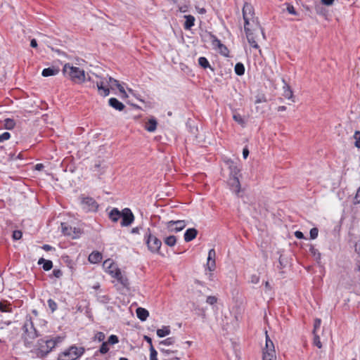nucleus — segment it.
Returning a JSON list of instances; mask_svg holds the SVG:
<instances>
[{"label":"nucleus","instance_id":"f257e3e1","mask_svg":"<svg viewBox=\"0 0 360 360\" xmlns=\"http://www.w3.org/2000/svg\"><path fill=\"white\" fill-rule=\"evenodd\" d=\"M64 338L57 335L55 337L46 336L39 339L32 349L37 357L43 359L46 357L58 344H60Z\"/></svg>","mask_w":360,"mask_h":360},{"label":"nucleus","instance_id":"f03ea898","mask_svg":"<svg viewBox=\"0 0 360 360\" xmlns=\"http://www.w3.org/2000/svg\"><path fill=\"white\" fill-rule=\"evenodd\" d=\"M64 75L75 84H82L86 80L85 72L79 68L66 63L63 69Z\"/></svg>","mask_w":360,"mask_h":360},{"label":"nucleus","instance_id":"7ed1b4c3","mask_svg":"<svg viewBox=\"0 0 360 360\" xmlns=\"http://www.w3.org/2000/svg\"><path fill=\"white\" fill-rule=\"evenodd\" d=\"M22 330L24 332L23 335L25 345H27V343L32 342V340L40 336V334L34 327L32 319L30 315L26 316L22 326Z\"/></svg>","mask_w":360,"mask_h":360},{"label":"nucleus","instance_id":"20e7f679","mask_svg":"<svg viewBox=\"0 0 360 360\" xmlns=\"http://www.w3.org/2000/svg\"><path fill=\"white\" fill-rule=\"evenodd\" d=\"M144 241L150 252L152 253H160L162 241L155 234L151 232L149 228L145 232Z\"/></svg>","mask_w":360,"mask_h":360},{"label":"nucleus","instance_id":"39448f33","mask_svg":"<svg viewBox=\"0 0 360 360\" xmlns=\"http://www.w3.org/2000/svg\"><path fill=\"white\" fill-rule=\"evenodd\" d=\"M84 347L72 345L58 354L57 360H77L84 354Z\"/></svg>","mask_w":360,"mask_h":360},{"label":"nucleus","instance_id":"423d86ee","mask_svg":"<svg viewBox=\"0 0 360 360\" xmlns=\"http://www.w3.org/2000/svg\"><path fill=\"white\" fill-rule=\"evenodd\" d=\"M118 80L111 77H109L108 79L103 78V80L100 82H96V87L98 89L99 95L104 97L108 96L110 94V89L108 87V85L112 84L116 86L117 84H118Z\"/></svg>","mask_w":360,"mask_h":360},{"label":"nucleus","instance_id":"0eeeda50","mask_svg":"<svg viewBox=\"0 0 360 360\" xmlns=\"http://www.w3.org/2000/svg\"><path fill=\"white\" fill-rule=\"evenodd\" d=\"M82 208L86 212H96L98 207L97 202L91 197L81 195L79 196Z\"/></svg>","mask_w":360,"mask_h":360},{"label":"nucleus","instance_id":"6e6552de","mask_svg":"<svg viewBox=\"0 0 360 360\" xmlns=\"http://www.w3.org/2000/svg\"><path fill=\"white\" fill-rule=\"evenodd\" d=\"M243 18L244 20V26L248 27L250 22H255V9L251 4L245 2L243 7Z\"/></svg>","mask_w":360,"mask_h":360},{"label":"nucleus","instance_id":"1a4fd4ad","mask_svg":"<svg viewBox=\"0 0 360 360\" xmlns=\"http://www.w3.org/2000/svg\"><path fill=\"white\" fill-rule=\"evenodd\" d=\"M207 37L211 41L212 45L214 47H217L219 49V52L221 55L224 56H229V51L228 48L224 44H223L214 34H213L210 32H206L205 37Z\"/></svg>","mask_w":360,"mask_h":360},{"label":"nucleus","instance_id":"9d476101","mask_svg":"<svg viewBox=\"0 0 360 360\" xmlns=\"http://www.w3.org/2000/svg\"><path fill=\"white\" fill-rule=\"evenodd\" d=\"M121 226H129L134 221V215L129 208H124L122 210L121 213Z\"/></svg>","mask_w":360,"mask_h":360},{"label":"nucleus","instance_id":"9b49d317","mask_svg":"<svg viewBox=\"0 0 360 360\" xmlns=\"http://www.w3.org/2000/svg\"><path fill=\"white\" fill-rule=\"evenodd\" d=\"M186 226L185 220L169 221L166 223V227L169 232H179Z\"/></svg>","mask_w":360,"mask_h":360},{"label":"nucleus","instance_id":"f8f14e48","mask_svg":"<svg viewBox=\"0 0 360 360\" xmlns=\"http://www.w3.org/2000/svg\"><path fill=\"white\" fill-rule=\"evenodd\" d=\"M110 274L112 277L115 278L124 288H128L129 282L128 278L124 276L120 269H116L115 271L110 270Z\"/></svg>","mask_w":360,"mask_h":360},{"label":"nucleus","instance_id":"ddd939ff","mask_svg":"<svg viewBox=\"0 0 360 360\" xmlns=\"http://www.w3.org/2000/svg\"><path fill=\"white\" fill-rule=\"evenodd\" d=\"M62 232L64 235L75 238L79 236V230L75 227L72 228L67 223H61Z\"/></svg>","mask_w":360,"mask_h":360},{"label":"nucleus","instance_id":"4468645a","mask_svg":"<svg viewBox=\"0 0 360 360\" xmlns=\"http://www.w3.org/2000/svg\"><path fill=\"white\" fill-rule=\"evenodd\" d=\"M230 172V177H239L240 176V168L233 160L226 161Z\"/></svg>","mask_w":360,"mask_h":360},{"label":"nucleus","instance_id":"2eb2a0df","mask_svg":"<svg viewBox=\"0 0 360 360\" xmlns=\"http://www.w3.org/2000/svg\"><path fill=\"white\" fill-rule=\"evenodd\" d=\"M228 184L230 189L236 195H238L240 191V183L239 181V177H229Z\"/></svg>","mask_w":360,"mask_h":360},{"label":"nucleus","instance_id":"dca6fc26","mask_svg":"<svg viewBox=\"0 0 360 360\" xmlns=\"http://www.w3.org/2000/svg\"><path fill=\"white\" fill-rule=\"evenodd\" d=\"M215 257H216L215 250L214 249L210 250L209 252H208L207 266V269L210 271H214L215 269V266H216Z\"/></svg>","mask_w":360,"mask_h":360},{"label":"nucleus","instance_id":"f3484780","mask_svg":"<svg viewBox=\"0 0 360 360\" xmlns=\"http://www.w3.org/2000/svg\"><path fill=\"white\" fill-rule=\"evenodd\" d=\"M244 30H245V32L246 34L247 39H248L250 45L255 49H258L259 45L257 43V41L255 39L254 34L252 32L251 30L248 27H246V26H244Z\"/></svg>","mask_w":360,"mask_h":360},{"label":"nucleus","instance_id":"a211bd4d","mask_svg":"<svg viewBox=\"0 0 360 360\" xmlns=\"http://www.w3.org/2000/svg\"><path fill=\"white\" fill-rule=\"evenodd\" d=\"M282 82L283 83V96L287 98V99H290V100H292V101H294L293 100V92H292V90L291 89L290 86H289L288 84H287L285 79L284 78L282 79Z\"/></svg>","mask_w":360,"mask_h":360},{"label":"nucleus","instance_id":"6ab92c4d","mask_svg":"<svg viewBox=\"0 0 360 360\" xmlns=\"http://www.w3.org/2000/svg\"><path fill=\"white\" fill-rule=\"evenodd\" d=\"M198 235V231L195 228L188 229L184 233V238L186 242H190L195 239Z\"/></svg>","mask_w":360,"mask_h":360},{"label":"nucleus","instance_id":"aec40b11","mask_svg":"<svg viewBox=\"0 0 360 360\" xmlns=\"http://www.w3.org/2000/svg\"><path fill=\"white\" fill-rule=\"evenodd\" d=\"M108 103L110 106L119 111L123 110L125 108V105L115 98H110Z\"/></svg>","mask_w":360,"mask_h":360},{"label":"nucleus","instance_id":"412c9836","mask_svg":"<svg viewBox=\"0 0 360 360\" xmlns=\"http://www.w3.org/2000/svg\"><path fill=\"white\" fill-rule=\"evenodd\" d=\"M60 71V69L58 67L51 66L47 68H44L42 70L41 75L43 77H49L56 75Z\"/></svg>","mask_w":360,"mask_h":360},{"label":"nucleus","instance_id":"4be33fe9","mask_svg":"<svg viewBox=\"0 0 360 360\" xmlns=\"http://www.w3.org/2000/svg\"><path fill=\"white\" fill-rule=\"evenodd\" d=\"M122 211H120L117 208L114 207L108 214L109 219L114 223L117 222L121 218Z\"/></svg>","mask_w":360,"mask_h":360},{"label":"nucleus","instance_id":"5701e85b","mask_svg":"<svg viewBox=\"0 0 360 360\" xmlns=\"http://www.w3.org/2000/svg\"><path fill=\"white\" fill-rule=\"evenodd\" d=\"M184 18L186 19L184 23V28L186 30H189L191 29L193 26H194L195 23V18L194 16L191 15H186L184 16Z\"/></svg>","mask_w":360,"mask_h":360},{"label":"nucleus","instance_id":"b1692460","mask_svg":"<svg viewBox=\"0 0 360 360\" xmlns=\"http://www.w3.org/2000/svg\"><path fill=\"white\" fill-rule=\"evenodd\" d=\"M102 259H103V257H102L101 253H100L99 252H97V251L91 252L89 255V258H88L89 262H91L92 264L98 263V262H101Z\"/></svg>","mask_w":360,"mask_h":360},{"label":"nucleus","instance_id":"393cba45","mask_svg":"<svg viewBox=\"0 0 360 360\" xmlns=\"http://www.w3.org/2000/svg\"><path fill=\"white\" fill-rule=\"evenodd\" d=\"M157 124L158 122L155 118L152 117L146 122L145 129L149 132H153L157 128Z\"/></svg>","mask_w":360,"mask_h":360},{"label":"nucleus","instance_id":"a878e982","mask_svg":"<svg viewBox=\"0 0 360 360\" xmlns=\"http://www.w3.org/2000/svg\"><path fill=\"white\" fill-rule=\"evenodd\" d=\"M137 317L142 321H146L149 316L148 311L142 307H139L136 309Z\"/></svg>","mask_w":360,"mask_h":360},{"label":"nucleus","instance_id":"bb28decb","mask_svg":"<svg viewBox=\"0 0 360 360\" xmlns=\"http://www.w3.org/2000/svg\"><path fill=\"white\" fill-rule=\"evenodd\" d=\"M233 120L237 122L239 125H240L242 127H245L246 125V120L238 112H234L233 115Z\"/></svg>","mask_w":360,"mask_h":360},{"label":"nucleus","instance_id":"cd10ccee","mask_svg":"<svg viewBox=\"0 0 360 360\" xmlns=\"http://www.w3.org/2000/svg\"><path fill=\"white\" fill-rule=\"evenodd\" d=\"M38 264H43V269L44 271H49L53 267V262L51 260L40 258L38 261Z\"/></svg>","mask_w":360,"mask_h":360},{"label":"nucleus","instance_id":"c85d7f7f","mask_svg":"<svg viewBox=\"0 0 360 360\" xmlns=\"http://www.w3.org/2000/svg\"><path fill=\"white\" fill-rule=\"evenodd\" d=\"M0 311L1 312H11V304L7 300H2L0 302Z\"/></svg>","mask_w":360,"mask_h":360},{"label":"nucleus","instance_id":"c756f323","mask_svg":"<svg viewBox=\"0 0 360 360\" xmlns=\"http://www.w3.org/2000/svg\"><path fill=\"white\" fill-rule=\"evenodd\" d=\"M263 352H269L276 353L274 345L273 342L270 340L268 335L266 333V346L264 349Z\"/></svg>","mask_w":360,"mask_h":360},{"label":"nucleus","instance_id":"7c9ffc66","mask_svg":"<svg viewBox=\"0 0 360 360\" xmlns=\"http://www.w3.org/2000/svg\"><path fill=\"white\" fill-rule=\"evenodd\" d=\"M171 333L169 326H162V328L157 330V335L159 338H163L168 335H169Z\"/></svg>","mask_w":360,"mask_h":360},{"label":"nucleus","instance_id":"2f4dec72","mask_svg":"<svg viewBox=\"0 0 360 360\" xmlns=\"http://www.w3.org/2000/svg\"><path fill=\"white\" fill-rule=\"evenodd\" d=\"M198 64L204 69L210 68L212 71H214V69L210 66L209 61L205 57H200L198 58Z\"/></svg>","mask_w":360,"mask_h":360},{"label":"nucleus","instance_id":"473e14b6","mask_svg":"<svg viewBox=\"0 0 360 360\" xmlns=\"http://www.w3.org/2000/svg\"><path fill=\"white\" fill-rule=\"evenodd\" d=\"M309 252L314 257L315 260L318 263H320L321 259V254L320 253V252L313 245H311L309 248Z\"/></svg>","mask_w":360,"mask_h":360},{"label":"nucleus","instance_id":"72a5a7b5","mask_svg":"<svg viewBox=\"0 0 360 360\" xmlns=\"http://www.w3.org/2000/svg\"><path fill=\"white\" fill-rule=\"evenodd\" d=\"M235 72L238 76H242L245 73V66L242 63H237L234 68Z\"/></svg>","mask_w":360,"mask_h":360},{"label":"nucleus","instance_id":"f704fd0d","mask_svg":"<svg viewBox=\"0 0 360 360\" xmlns=\"http://www.w3.org/2000/svg\"><path fill=\"white\" fill-rule=\"evenodd\" d=\"M164 243L169 247H173L176 243V238L174 236H167L164 238Z\"/></svg>","mask_w":360,"mask_h":360},{"label":"nucleus","instance_id":"c9c22d12","mask_svg":"<svg viewBox=\"0 0 360 360\" xmlns=\"http://www.w3.org/2000/svg\"><path fill=\"white\" fill-rule=\"evenodd\" d=\"M4 126L6 129H12L15 126V122L13 119L7 118L4 121Z\"/></svg>","mask_w":360,"mask_h":360},{"label":"nucleus","instance_id":"e433bc0d","mask_svg":"<svg viewBox=\"0 0 360 360\" xmlns=\"http://www.w3.org/2000/svg\"><path fill=\"white\" fill-rule=\"evenodd\" d=\"M263 360H276V353H274L272 352H263Z\"/></svg>","mask_w":360,"mask_h":360},{"label":"nucleus","instance_id":"4c0bfd02","mask_svg":"<svg viewBox=\"0 0 360 360\" xmlns=\"http://www.w3.org/2000/svg\"><path fill=\"white\" fill-rule=\"evenodd\" d=\"M48 306L51 311L52 313H53L55 311H56L58 308L57 303L52 299H49L47 301Z\"/></svg>","mask_w":360,"mask_h":360},{"label":"nucleus","instance_id":"58836bf2","mask_svg":"<svg viewBox=\"0 0 360 360\" xmlns=\"http://www.w3.org/2000/svg\"><path fill=\"white\" fill-rule=\"evenodd\" d=\"M353 138L355 140L354 146L356 148H360V131H356L354 132Z\"/></svg>","mask_w":360,"mask_h":360},{"label":"nucleus","instance_id":"ea45409f","mask_svg":"<svg viewBox=\"0 0 360 360\" xmlns=\"http://www.w3.org/2000/svg\"><path fill=\"white\" fill-rule=\"evenodd\" d=\"M108 345L109 344L107 341H103L99 349V352L102 354H106L109 351Z\"/></svg>","mask_w":360,"mask_h":360},{"label":"nucleus","instance_id":"a19ab883","mask_svg":"<svg viewBox=\"0 0 360 360\" xmlns=\"http://www.w3.org/2000/svg\"><path fill=\"white\" fill-rule=\"evenodd\" d=\"M150 360H158L157 357L158 352L155 349L153 345H151V347H150Z\"/></svg>","mask_w":360,"mask_h":360},{"label":"nucleus","instance_id":"79ce46f5","mask_svg":"<svg viewBox=\"0 0 360 360\" xmlns=\"http://www.w3.org/2000/svg\"><path fill=\"white\" fill-rule=\"evenodd\" d=\"M174 342H175V338L170 337V338H168L161 341L160 342V344L169 346V345H173Z\"/></svg>","mask_w":360,"mask_h":360},{"label":"nucleus","instance_id":"37998d69","mask_svg":"<svg viewBox=\"0 0 360 360\" xmlns=\"http://www.w3.org/2000/svg\"><path fill=\"white\" fill-rule=\"evenodd\" d=\"M105 338V335L103 332H97L94 338L95 340H98V342H103Z\"/></svg>","mask_w":360,"mask_h":360},{"label":"nucleus","instance_id":"c03bdc74","mask_svg":"<svg viewBox=\"0 0 360 360\" xmlns=\"http://www.w3.org/2000/svg\"><path fill=\"white\" fill-rule=\"evenodd\" d=\"M109 345H115L119 342L118 337L115 335H111L107 341Z\"/></svg>","mask_w":360,"mask_h":360},{"label":"nucleus","instance_id":"a18cd8bd","mask_svg":"<svg viewBox=\"0 0 360 360\" xmlns=\"http://www.w3.org/2000/svg\"><path fill=\"white\" fill-rule=\"evenodd\" d=\"M22 233L21 231L15 230L13 232L12 237L14 240H20L22 238Z\"/></svg>","mask_w":360,"mask_h":360},{"label":"nucleus","instance_id":"49530a36","mask_svg":"<svg viewBox=\"0 0 360 360\" xmlns=\"http://www.w3.org/2000/svg\"><path fill=\"white\" fill-rule=\"evenodd\" d=\"M314 345H316L318 348H321L322 344L321 342L319 336L318 335H316V333H314Z\"/></svg>","mask_w":360,"mask_h":360},{"label":"nucleus","instance_id":"de8ad7c7","mask_svg":"<svg viewBox=\"0 0 360 360\" xmlns=\"http://www.w3.org/2000/svg\"><path fill=\"white\" fill-rule=\"evenodd\" d=\"M217 302V298L215 296H208L206 300V302L210 305H213L216 304Z\"/></svg>","mask_w":360,"mask_h":360},{"label":"nucleus","instance_id":"09e8293b","mask_svg":"<svg viewBox=\"0 0 360 360\" xmlns=\"http://www.w3.org/2000/svg\"><path fill=\"white\" fill-rule=\"evenodd\" d=\"M318 233H319L318 229L312 228L309 232L311 239H316L318 236Z\"/></svg>","mask_w":360,"mask_h":360},{"label":"nucleus","instance_id":"8fccbe9b","mask_svg":"<svg viewBox=\"0 0 360 360\" xmlns=\"http://www.w3.org/2000/svg\"><path fill=\"white\" fill-rule=\"evenodd\" d=\"M354 205H358L360 203V186L357 189L356 193L354 198Z\"/></svg>","mask_w":360,"mask_h":360},{"label":"nucleus","instance_id":"3c124183","mask_svg":"<svg viewBox=\"0 0 360 360\" xmlns=\"http://www.w3.org/2000/svg\"><path fill=\"white\" fill-rule=\"evenodd\" d=\"M287 11L289 13L292 15H297V12L295 11V8L292 5L288 4L287 6Z\"/></svg>","mask_w":360,"mask_h":360},{"label":"nucleus","instance_id":"603ef678","mask_svg":"<svg viewBox=\"0 0 360 360\" xmlns=\"http://www.w3.org/2000/svg\"><path fill=\"white\" fill-rule=\"evenodd\" d=\"M11 137V134L9 132H4L2 134L0 135V141H3L5 140L9 139Z\"/></svg>","mask_w":360,"mask_h":360},{"label":"nucleus","instance_id":"864d4df0","mask_svg":"<svg viewBox=\"0 0 360 360\" xmlns=\"http://www.w3.org/2000/svg\"><path fill=\"white\" fill-rule=\"evenodd\" d=\"M52 274L56 278H60L63 275V272L60 269H53Z\"/></svg>","mask_w":360,"mask_h":360},{"label":"nucleus","instance_id":"5fc2aeb1","mask_svg":"<svg viewBox=\"0 0 360 360\" xmlns=\"http://www.w3.org/2000/svg\"><path fill=\"white\" fill-rule=\"evenodd\" d=\"M116 86L118 89L119 91L122 94L123 96H124V97L127 96L124 87L120 84V82L118 83V84L116 85Z\"/></svg>","mask_w":360,"mask_h":360},{"label":"nucleus","instance_id":"6e6d98bb","mask_svg":"<svg viewBox=\"0 0 360 360\" xmlns=\"http://www.w3.org/2000/svg\"><path fill=\"white\" fill-rule=\"evenodd\" d=\"M279 265L278 266V268H279L280 269H282L283 268H284L286 265V264L284 262V259L283 258V256L281 255L280 257H279Z\"/></svg>","mask_w":360,"mask_h":360},{"label":"nucleus","instance_id":"4d7b16f0","mask_svg":"<svg viewBox=\"0 0 360 360\" xmlns=\"http://www.w3.org/2000/svg\"><path fill=\"white\" fill-rule=\"evenodd\" d=\"M321 319H316L315 320L314 324V331L313 333H316V330L320 327L321 326Z\"/></svg>","mask_w":360,"mask_h":360},{"label":"nucleus","instance_id":"13d9d810","mask_svg":"<svg viewBox=\"0 0 360 360\" xmlns=\"http://www.w3.org/2000/svg\"><path fill=\"white\" fill-rule=\"evenodd\" d=\"M259 278L257 275L254 274L251 276V282L252 283H257L259 282Z\"/></svg>","mask_w":360,"mask_h":360},{"label":"nucleus","instance_id":"bf43d9fd","mask_svg":"<svg viewBox=\"0 0 360 360\" xmlns=\"http://www.w3.org/2000/svg\"><path fill=\"white\" fill-rule=\"evenodd\" d=\"M295 236L298 239H302L304 238L303 233L300 231H295Z\"/></svg>","mask_w":360,"mask_h":360},{"label":"nucleus","instance_id":"052dcab7","mask_svg":"<svg viewBox=\"0 0 360 360\" xmlns=\"http://www.w3.org/2000/svg\"><path fill=\"white\" fill-rule=\"evenodd\" d=\"M321 3L326 6H331L335 0H321Z\"/></svg>","mask_w":360,"mask_h":360},{"label":"nucleus","instance_id":"680f3d73","mask_svg":"<svg viewBox=\"0 0 360 360\" xmlns=\"http://www.w3.org/2000/svg\"><path fill=\"white\" fill-rule=\"evenodd\" d=\"M355 270L357 271H360V257H356V259Z\"/></svg>","mask_w":360,"mask_h":360},{"label":"nucleus","instance_id":"e2e57ef3","mask_svg":"<svg viewBox=\"0 0 360 360\" xmlns=\"http://www.w3.org/2000/svg\"><path fill=\"white\" fill-rule=\"evenodd\" d=\"M41 248H42L43 250H44L45 251H50V250H53V249H54L52 246H51V245H47V244L44 245L41 247Z\"/></svg>","mask_w":360,"mask_h":360},{"label":"nucleus","instance_id":"0e129e2a","mask_svg":"<svg viewBox=\"0 0 360 360\" xmlns=\"http://www.w3.org/2000/svg\"><path fill=\"white\" fill-rule=\"evenodd\" d=\"M249 155V150L247 147L244 148L243 150V156L245 159L248 158Z\"/></svg>","mask_w":360,"mask_h":360},{"label":"nucleus","instance_id":"69168bd1","mask_svg":"<svg viewBox=\"0 0 360 360\" xmlns=\"http://www.w3.org/2000/svg\"><path fill=\"white\" fill-rule=\"evenodd\" d=\"M140 227L137 226V227H134L131 230V233L132 234H139V231H140Z\"/></svg>","mask_w":360,"mask_h":360},{"label":"nucleus","instance_id":"338daca9","mask_svg":"<svg viewBox=\"0 0 360 360\" xmlns=\"http://www.w3.org/2000/svg\"><path fill=\"white\" fill-rule=\"evenodd\" d=\"M30 46H31V47H32V48H36V47H37V40H36V39H32V40H31V41H30Z\"/></svg>","mask_w":360,"mask_h":360},{"label":"nucleus","instance_id":"774afa93","mask_svg":"<svg viewBox=\"0 0 360 360\" xmlns=\"http://www.w3.org/2000/svg\"><path fill=\"white\" fill-rule=\"evenodd\" d=\"M355 252L357 254V257H360V246L358 247L357 244L355 245Z\"/></svg>","mask_w":360,"mask_h":360}]
</instances>
